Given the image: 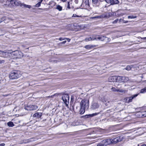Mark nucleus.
Segmentation results:
<instances>
[{
  "mask_svg": "<svg viewBox=\"0 0 146 146\" xmlns=\"http://www.w3.org/2000/svg\"><path fill=\"white\" fill-rule=\"evenodd\" d=\"M89 102V100H87L85 99L82 100L80 104V108L79 110L80 114H83L85 112V110L88 109Z\"/></svg>",
  "mask_w": 146,
  "mask_h": 146,
  "instance_id": "nucleus-1",
  "label": "nucleus"
},
{
  "mask_svg": "<svg viewBox=\"0 0 146 146\" xmlns=\"http://www.w3.org/2000/svg\"><path fill=\"white\" fill-rule=\"evenodd\" d=\"M106 39L108 40L109 38L107 37L104 36L94 35L92 36H90L89 38H86L85 39V40L86 41H89L96 40L103 41Z\"/></svg>",
  "mask_w": 146,
  "mask_h": 146,
  "instance_id": "nucleus-2",
  "label": "nucleus"
},
{
  "mask_svg": "<svg viewBox=\"0 0 146 146\" xmlns=\"http://www.w3.org/2000/svg\"><path fill=\"white\" fill-rule=\"evenodd\" d=\"M21 4L20 2H18L16 0L7 1L5 5L7 7L12 8L19 5Z\"/></svg>",
  "mask_w": 146,
  "mask_h": 146,
  "instance_id": "nucleus-3",
  "label": "nucleus"
},
{
  "mask_svg": "<svg viewBox=\"0 0 146 146\" xmlns=\"http://www.w3.org/2000/svg\"><path fill=\"white\" fill-rule=\"evenodd\" d=\"M21 75L20 71L18 70H15L11 72L9 77L11 79H16L20 77Z\"/></svg>",
  "mask_w": 146,
  "mask_h": 146,
  "instance_id": "nucleus-4",
  "label": "nucleus"
},
{
  "mask_svg": "<svg viewBox=\"0 0 146 146\" xmlns=\"http://www.w3.org/2000/svg\"><path fill=\"white\" fill-rule=\"evenodd\" d=\"M38 107L35 105H27L24 107V109L27 111H31L35 110L38 109Z\"/></svg>",
  "mask_w": 146,
  "mask_h": 146,
  "instance_id": "nucleus-5",
  "label": "nucleus"
},
{
  "mask_svg": "<svg viewBox=\"0 0 146 146\" xmlns=\"http://www.w3.org/2000/svg\"><path fill=\"white\" fill-rule=\"evenodd\" d=\"M11 56H12V57L13 58H21L23 56L22 53L21 51H14L11 53Z\"/></svg>",
  "mask_w": 146,
  "mask_h": 146,
  "instance_id": "nucleus-6",
  "label": "nucleus"
},
{
  "mask_svg": "<svg viewBox=\"0 0 146 146\" xmlns=\"http://www.w3.org/2000/svg\"><path fill=\"white\" fill-rule=\"evenodd\" d=\"M69 96L67 94H63L62 97L63 101L66 105H68L69 104Z\"/></svg>",
  "mask_w": 146,
  "mask_h": 146,
  "instance_id": "nucleus-7",
  "label": "nucleus"
},
{
  "mask_svg": "<svg viewBox=\"0 0 146 146\" xmlns=\"http://www.w3.org/2000/svg\"><path fill=\"white\" fill-rule=\"evenodd\" d=\"M114 101V99L110 100L105 99L103 101V102L106 106H111L113 105Z\"/></svg>",
  "mask_w": 146,
  "mask_h": 146,
  "instance_id": "nucleus-8",
  "label": "nucleus"
},
{
  "mask_svg": "<svg viewBox=\"0 0 146 146\" xmlns=\"http://www.w3.org/2000/svg\"><path fill=\"white\" fill-rule=\"evenodd\" d=\"M138 94H135L133 95L132 96L130 97L125 98L124 100V101L126 103H129L132 102V99L136 97Z\"/></svg>",
  "mask_w": 146,
  "mask_h": 146,
  "instance_id": "nucleus-9",
  "label": "nucleus"
},
{
  "mask_svg": "<svg viewBox=\"0 0 146 146\" xmlns=\"http://www.w3.org/2000/svg\"><path fill=\"white\" fill-rule=\"evenodd\" d=\"M122 137L121 136H118L113 139H111L112 143L115 144L122 140Z\"/></svg>",
  "mask_w": 146,
  "mask_h": 146,
  "instance_id": "nucleus-10",
  "label": "nucleus"
},
{
  "mask_svg": "<svg viewBox=\"0 0 146 146\" xmlns=\"http://www.w3.org/2000/svg\"><path fill=\"white\" fill-rule=\"evenodd\" d=\"M104 146H106L112 143L111 139H106L103 140L101 142Z\"/></svg>",
  "mask_w": 146,
  "mask_h": 146,
  "instance_id": "nucleus-11",
  "label": "nucleus"
},
{
  "mask_svg": "<svg viewBox=\"0 0 146 146\" xmlns=\"http://www.w3.org/2000/svg\"><path fill=\"white\" fill-rule=\"evenodd\" d=\"M106 3H110L111 5L117 4L119 3L118 0H105Z\"/></svg>",
  "mask_w": 146,
  "mask_h": 146,
  "instance_id": "nucleus-12",
  "label": "nucleus"
},
{
  "mask_svg": "<svg viewBox=\"0 0 146 146\" xmlns=\"http://www.w3.org/2000/svg\"><path fill=\"white\" fill-rule=\"evenodd\" d=\"M99 106V105L98 103L93 102L92 103L91 108L92 110H95L98 108Z\"/></svg>",
  "mask_w": 146,
  "mask_h": 146,
  "instance_id": "nucleus-13",
  "label": "nucleus"
},
{
  "mask_svg": "<svg viewBox=\"0 0 146 146\" xmlns=\"http://www.w3.org/2000/svg\"><path fill=\"white\" fill-rule=\"evenodd\" d=\"M125 78L124 77L116 76V82H123L126 81Z\"/></svg>",
  "mask_w": 146,
  "mask_h": 146,
  "instance_id": "nucleus-14",
  "label": "nucleus"
},
{
  "mask_svg": "<svg viewBox=\"0 0 146 146\" xmlns=\"http://www.w3.org/2000/svg\"><path fill=\"white\" fill-rule=\"evenodd\" d=\"M106 17V15H103L99 16L90 17V19H100L103 18H105Z\"/></svg>",
  "mask_w": 146,
  "mask_h": 146,
  "instance_id": "nucleus-15",
  "label": "nucleus"
},
{
  "mask_svg": "<svg viewBox=\"0 0 146 146\" xmlns=\"http://www.w3.org/2000/svg\"><path fill=\"white\" fill-rule=\"evenodd\" d=\"M99 113H96L86 115L84 116H83V117H84L85 118H89L90 117H93L94 116L96 115L99 114Z\"/></svg>",
  "mask_w": 146,
  "mask_h": 146,
  "instance_id": "nucleus-16",
  "label": "nucleus"
},
{
  "mask_svg": "<svg viewBox=\"0 0 146 146\" xmlns=\"http://www.w3.org/2000/svg\"><path fill=\"white\" fill-rule=\"evenodd\" d=\"M42 115V113H36L33 115V117L37 118H40Z\"/></svg>",
  "mask_w": 146,
  "mask_h": 146,
  "instance_id": "nucleus-17",
  "label": "nucleus"
},
{
  "mask_svg": "<svg viewBox=\"0 0 146 146\" xmlns=\"http://www.w3.org/2000/svg\"><path fill=\"white\" fill-rule=\"evenodd\" d=\"M109 82H116V76H113L110 77L108 78Z\"/></svg>",
  "mask_w": 146,
  "mask_h": 146,
  "instance_id": "nucleus-18",
  "label": "nucleus"
},
{
  "mask_svg": "<svg viewBox=\"0 0 146 146\" xmlns=\"http://www.w3.org/2000/svg\"><path fill=\"white\" fill-rule=\"evenodd\" d=\"M2 23L3 25L8 23V21H7V19L5 17H3L1 18L0 20V23Z\"/></svg>",
  "mask_w": 146,
  "mask_h": 146,
  "instance_id": "nucleus-19",
  "label": "nucleus"
},
{
  "mask_svg": "<svg viewBox=\"0 0 146 146\" xmlns=\"http://www.w3.org/2000/svg\"><path fill=\"white\" fill-rule=\"evenodd\" d=\"M127 92V91L126 90H124L122 89H119L118 88V92L122 93H125Z\"/></svg>",
  "mask_w": 146,
  "mask_h": 146,
  "instance_id": "nucleus-20",
  "label": "nucleus"
},
{
  "mask_svg": "<svg viewBox=\"0 0 146 146\" xmlns=\"http://www.w3.org/2000/svg\"><path fill=\"white\" fill-rule=\"evenodd\" d=\"M8 125L10 127H12L14 125L13 123L11 121H9L7 123Z\"/></svg>",
  "mask_w": 146,
  "mask_h": 146,
  "instance_id": "nucleus-21",
  "label": "nucleus"
},
{
  "mask_svg": "<svg viewBox=\"0 0 146 146\" xmlns=\"http://www.w3.org/2000/svg\"><path fill=\"white\" fill-rule=\"evenodd\" d=\"M2 54L3 55V56L4 57H6L8 55V53L7 52H5L4 51H3L2 52Z\"/></svg>",
  "mask_w": 146,
  "mask_h": 146,
  "instance_id": "nucleus-22",
  "label": "nucleus"
},
{
  "mask_svg": "<svg viewBox=\"0 0 146 146\" xmlns=\"http://www.w3.org/2000/svg\"><path fill=\"white\" fill-rule=\"evenodd\" d=\"M92 2L94 4L97 5L98 4H99L98 0H92Z\"/></svg>",
  "mask_w": 146,
  "mask_h": 146,
  "instance_id": "nucleus-23",
  "label": "nucleus"
},
{
  "mask_svg": "<svg viewBox=\"0 0 146 146\" xmlns=\"http://www.w3.org/2000/svg\"><path fill=\"white\" fill-rule=\"evenodd\" d=\"M146 92V87L141 89L140 90V93H144Z\"/></svg>",
  "mask_w": 146,
  "mask_h": 146,
  "instance_id": "nucleus-24",
  "label": "nucleus"
},
{
  "mask_svg": "<svg viewBox=\"0 0 146 146\" xmlns=\"http://www.w3.org/2000/svg\"><path fill=\"white\" fill-rule=\"evenodd\" d=\"M117 89H116V88H115V87H112L111 89V91L113 92H118V88L117 87Z\"/></svg>",
  "mask_w": 146,
  "mask_h": 146,
  "instance_id": "nucleus-25",
  "label": "nucleus"
},
{
  "mask_svg": "<svg viewBox=\"0 0 146 146\" xmlns=\"http://www.w3.org/2000/svg\"><path fill=\"white\" fill-rule=\"evenodd\" d=\"M5 33V32L4 30L0 29V36L3 35Z\"/></svg>",
  "mask_w": 146,
  "mask_h": 146,
  "instance_id": "nucleus-26",
  "label": "nucleus"
},
{
  "mask_svg": "<svg viewBox=\"0 0 146 146\" xmlns=\"http://www.w3.org/2000/svg\"><path fill=\"white\" fill-rule=\"evenodd\" d=\"M127 17L128 19H134L136 18L137 16L132 15L128 16Z\"/></svg>",
  "mask_w": 146,
  "mask_h": 146,
  "instance_id": "nucleus-27",
  "label": "nucleus"
},
{
  "mask_svg": "<svg viewBox=\"0 0 146 146\" xmlns=\"http://www.w3.org/2000/svg\"><path fill=\"white\" fill-rule=\"evenodd\" d=\"M84 47L86 49H89L92 48V45H87L85 46Z\"/></svg>",
  "mask_w": 146,
  "mask_h": 146,
  "instance_id": "nucleus-28",
  "label": "nucleus"
},
{
  "mask_svg": "<svg viewBox=\"0 0 146 146\" xmlns=\"http://www.w3.org/2000/svg\"><path fill=\"white\" fill-rule=\"evenodd\" d=\"M56 9L59 10V11H60L62 10V7L60 5H58L57 6Z\"/></svg>",
  "mask_w": 146,
  "mask_h": 146,
  "instance_id": "nucleus-29",
  "label": "nucleus"
},
{
  "mask_svg": "<svg viewBox=\"0 0 146 146\" xmlns=\"http://www.w3.org/2000/svg\"><path fill=\"white\" fill-rule=\"evenodd\" d=\"M86 5L88 6H89V1L88 0H86L84 3Z\"/></svg>",
  "mask_w": 146,
  "mask_h": 146,
  "instance_id": "nucleus-30",
  "label": "nucleus"
},
{
  "mask_svg": "<svg viewBox=\"0 0 146 146\" xmlns=\"http://www.w3.org/2000/svg\"><path fill=\"white\" fill-rule=\"evenodd\" d=\"M79 106H76V111L75 112H77L78 111H79Z\"/></svg>",
  "mask_w": 146,
  "mask_h": 146,
  "instance_id": "nucleus-31",
  "label": "nucleus"
},
{
  "mask_svg": "<svg viewBox=\"0 0 146 146\" xmlns=\"http://www.w3.org/2000/svg\"><path fill=\"white\" fill-rule=\"evenodd\" d=\"M131 69V67L130 66H127L126 68V69L128 70H130Z\"/></svg>",
  "mask_w": 146,
  "mask_h": 146,
  "instance_id": "nucleus-32",
  "label": "nucleus"
},
{
  "mask_svg": "<svg viewBox=\"0 0 146 146\" xmlns=\"http://www.w3.org/2000/svg\"><path fill=\"white\" fill-rule=\"evenodd\" d=\"M23 5L26 8H28L29 9H30L31 8V6L29 5H27L26 4H24Z\"/></svg>",
  "mask_w": 146,
  "mask_h": 146,
  "instance_id": "nucleus-33",
  "label": "nucleus"
},
{
  "mask_svg": "<svg viewBox=\"0 0 146 146\" xmlns=\"http://www.w3.org/2000/svg\"><path fill=\"white\" fill-rule=\"evenodd\" d=\"M41 3L39 2L38 3L36 4V7H39L40 6Z\"/></svg>",
  "mask_w": 146,
  "mask_h": 146,
  "instance_id": "nucleus-34",
  "label": "nucleus"
},
{
  "mask_svg": "<svg viewBox=\"0 0 146 146\" xmlns=\"http://www.w3.org/2000/svg\"><path fill=\"white\" fill-rule=\"evenodd\" d=\"M70 110H72L74 112H75V111H76V109H74V106H72L70 107Z\"/></svg>",
  "mask_w": 146,
  "mask_h": 146,
  "instance_id": "nucleus-35",
  "label": "nucleus"
},
{
  "mask_svg": "<svg viewBox=\"0 0 146 146\" xmlns=\"http://www.w3.org/2000/svg\"><path fill=\"white\" fill-rule=\"evenodd\" d=\"M118 19H116L115 20L113 21V23L114 24L116 23H117V21H118Z\"/></svg>",
  "mask_w": 146,
  "mask_h": 146,
  "instance_id": "nucleus-36",
  "label": "nucleus"
},
{
  "mask_svg": "<svg viewBox=\"0 0 146 146\" xmlns=\"http://www.w3.org/2000/svg\"><path fill=\"white\" fill-rule=\"evenodd\" d=\"M96 146H104L103 144L101 142V143H98Z\"/></svg>",
  "mask_w": 146,
  "mask_h": 146,
  "instance_id": "nucleus-37",
  "label": "nucleus"
},
{
  "mask_svg": "<svg viewBox=\"0 0 146 146\" xmlns=\"http://www.w3.org/2000/svg\"><path fill=\"white\" fill-rule=\"evenodd\" d=\"M5 62V61L4 60H0V64L4 63Z\"/></svg>",
  "mask_w": 146,
  "mask_h": 146,
  "instance_id": "nucleus-38",
  "label": "nucleus"
},
{
  "mask_svg": "<svg viewBox=\"0 0 146 146\" xmlns=\"http://www.w3.org/2000/svg\"><path fill=\"white\" fill-rule=\"evenodd\" d=\"M66 40H65V41H63L62 42H61L60 43V44H65L66 43Z\"/></svg>",
  "mask_w": 146,
  "mask_h": 146,
  "instance_id": "nucleus-39",
  "label": "nucleus"
},
{
  "mask_svg": "<svg viewBox=\"0 0 146 146\" xmlns=\"http://www.w3.org/2000/svg\"><path fill=\"white\" fill-rule=\"evenodd\" d=\"M67 7L68 9L70 8V7L69 2H68Z\"/></svg>",
  "mask_w": 146,
  "mask_h": 146,
  "instance_id": "nucleus-40",
  "label": "nucleus"
},
{
  "mask_svg": "<svg viewBox=\"0 0 146 146\" xmlns=\"http://www.w3.org/2000/svg\"><path fill=\"white\" fill-rule=\"evenodd\" d=\"M118 21L119 23L122 22L123 21V20L122 19H120L119 20H118Z\"/></svg>",
  "mask_w": 146,
  "mask_h": 146,
  "instance_id": "nucleus-41",
  "label": "nucleus"
},
{
  "mask_svg": "<svg viewBox=\"0 0 146 146\" xmlns=\"http://www.w3.org/2000/svg\"><path fill=\"white\" fill-rule=\"evenodd\" d=\"M64 39H65V38H60L59 39V40L60 41L62 40H64Z\"/></svg>",
  "mask_w": 146,
  "mask_h": 146,
  "instance_id": "nucleus-42",
  "label": "nucleus"
},
{
  "mask_svg": "<svg viewBox=\"0 0 146 146\" xmlns=\"http://www.w3.org/2000/svg\"><path fill=\"white\" fill-rule=\"evenodd\" d=\"M78 0H74V2L76 4H78Z\"/></svg>",
  "mask_w": 146,
  "mask_h": 146,
  "instance_id": "nucleus-43",
  "label": "nucleus"
},
{
  "mask_svg": "<svg viewBox=\"0 0 146 146\" xmlns=\"http://www.w3.org/2000/svg\"><path fill=\"white\" fill-rule=\"evenodd\" d=\"M72 17H79V16L73 14L72 16Z\"/></svg>",
  "mask_w": 146,
  "mask_h": 146,
  "instance_id": "nucleus-44",
  "label": "nucleus"
},
{
  "mask_svg": "<svg viewBox=\"0 0 146 146\" xmlns=\"http://www.w3.org/2000/svg\"><path fill=\"white\" fill-rule=\"evenodd\" d=\"M128 22V21H125V20H123V23H127Z\"/></svg>",
  "mask_w": 146,
  "mask_h": 146,
  "instance_id": "nucleus-45",
  "label": "nucleus"
},
{
  "mask_svg": "<svg viewBox=\"0 0 146 146\" xmlns=\"http://www.w3.org/2000/svg\"><path fill=\"white\" fill-rule=\"evenodd\" d=\"M65 39H66L67 40V41L68 42H69L70 41V39H69V38H65Z\"/></svg>",
  "mask_w": 146,
  "mask_h": 146,
  "instance_id": "nucleus-46",
  "label": "nucleus"
},
{
  "mask_svg": "<svg viewBox=\"0 0 146 146\" xmlns=\"http://www.w3.org/2000/svg\"><path fill=\"white\" fill-rule=\"evenodd\" d=\"M5 145V144L4 143H2L0 144V145H1V146H4Z\"/></svg>",
  "mask_w": 146,
  "mask_h": 146,
  "instance_id": "nucleus-47",
  "label": "nucleus"
},
{
  "mask_svg": "<svg viewBox=\"0 0 146 146\" xmlns=\"http://www.w3.org/2000/svg\"><path fill=\"white\" fill-rule=\"evenodd\" d=\"M63 2H65L67 0H61Z\"/></svg>",
  "mask_w": 146,
  "mask_h": 146,
  "instance_id": "nucleus-48",
  "label": "nucleus"
},
{
  "mask_svg": "<svg viewBox=\"0 0 146 146\" xmlns=\"http://www.w3.org/2000/svg\"><path fill=\"white\" fill-rule=\"evenodd\" d=\"M141 146H146V145L145 144H144V145H142Z\"/></svg>",
  "mask_w": 146,
  "mask_h": 146,
  "instance_id": "nucleus-49",
  "label": "nucleus"
},
{
  "mask_svg": "<svg viewBox=\"0 0 146 146\" xmlns=\"http://www.w3.org/2000/svg\"><path fill=\"white\" fill-rule=\"evenodd\" d=\"M43 0H40V1L39 2H40L41 3H42V2Z\"/></svg>",
  "mask_w": 146,
  "mask_h": 146,
  "instance_id": "nucleus-50",
  "label": "nucleus"
},
{
  "mask_svg": "<svg viewBox=\"0 0 146 146\" xmlns=\"http://www.w3.org/2000/svg\"><path fill=\"white\" fill-rule=\"evenodd\" d=\"M81 7H83V5H82V4L81 5Z\"/></svg>",
  "mask_w": 146,
  "mask_h": 146,
  "instance_id": "nucleus-51",
  "label": "nucleus"
},
{
  "mask_svg": "<svg viewBox=\"0 0 146 146\" xmlns=\"http://www.w3.org/2000/svg\"><path fill=\"white\" fill-rule=\"evenodd\" d=\"M145 39H146V37H145L144 38Z\"/></svg>",
  "mask_w": 146,
  "mask_h": 146,
  "instance_id": "nucleus-52",
  "label": "nucleus"
}]
</instances>
